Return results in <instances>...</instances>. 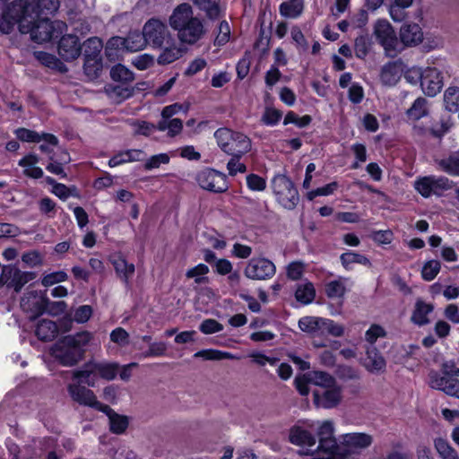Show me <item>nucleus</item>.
<instances>
[{"mask_svg": "<svg viewBox=\"0 0 459 459\" xmlns=\"http://www.w3.org/2000/svg\"><path fill=\"white\" fill-rule=\"evenodd\" d=\"M444 102L448 111L456 112L459 109V88L448 87L444 94Z\"/></svg>", "mask_w": 459, "mask_h": 459, "instance_id": "09e8293b", "label": "nucleus"}, {"mask_svg": "<svg viewBox=\"0 0 459 459\" xmlns=\"http://www.w3.org/2000/svg\"><path fill=\"white\" fill-rule=\"evenodd\" d=\"M34 278V273L22 272L15 266L4 265L0 274V287L6 286L20 292L23 286Z\"/></svg>", "mask_w": 459, "mask_h": 459, "instance_id": "f8f14e48", "label": "nucleus"}, {"mask_svg": "<svg viewBox=\"0 0 459 459\" xmlns=\"http://www.w3.org/2000/svg\"><path fill=\"white\" fill-rule=\"evenodd\" d=\"M365 367L370 372H379L385 368V360L375 346L367 349Z\"/></svg>", "mask_w": 459, "mask_h": 459, "instance_id": "c756f323", "label": "nucleus"}, {"mask_svg": "<svg viewBox=\"0 0 459 459\" xmlns=\"http://www.w3.org/2000/svg\"><path fill=\"white\" fill-rule=\"evenodd\" d=\"M272 187L277 201L286 209L293 210L299 201V195L293 182L285 175L278 174L272 180Z\"/></svg>", "mask_w": 459, "mask_h": 459, "instance_id": "39448f33", "label": "nucleus"}, {"mask_svg": "<svg viewBox=\"0 0 459 459\" xmlns=\"http://www.w3.org/2000/svg\"><path fill=\"white\" fill-rule=\"evenodd\" d=\"M345 292L346 288L342 279L331 281L325 284V294L329 299H342Z\"/></svg>", "mask_w": 459, "mask_h": 459, "instance_id": "3c124183", "label": "nucleus"}, {"mask_svg": "<svg viewBox=\"0 0 459 459\" xmlns=\"http://www.w3.org/2000/svg\"><path fill=\"white\" fill-rule=\"evenodd\" d=\"M193 3L205 13L209 20L215 21L221 17L220 0H193Z\"/></svg>", "mask_w": 459, "mask_h": 459, "instance_id": "7c9ffc66", "label": "nucleus"}, {"mask_svg": "<svg viewBox=\"0 0 459 459\" xmlns=\"http://www.w3.org/2000/svg\"><path fill=\"white\" fill-rule=\"evenodd\" d=\"M371 39L368 34H362L355 39L354 50L358 58L364 59L369 53Z\"/></svg>", "mask_w": 459, "mask_h": 459, "instance_id": "8fccbe9b", "label": "nucleus"}, {"mask_svg": "<svg viewBox=\"0 0 459 459\" xmlns=\"http://www.w3.org/2000/svg\"><path fill=\"white\" fill-rule=\"evenodd\" d=\"M169 162V157L166 153L153 155L146 160L144 169L146 170H151L152 169L159 168L161 164H167Z\"/></svg>", "mask_w": 459, "mask_h": 459, "instance_id": "774afa93", "label": "nucleus"}, {"mask_svg": "<svg viewBox=\"0 0 459 459\" xmlns=\"http://www.w3.org/2000/svg\"><path fill=\"white\" fill-rule=\"evenodd\" d=\"M308 381L311 384L325 389L334 387L339 385L336 379L329 373L325 371L314 370L308 373Z\"/></svg>", "mask_w": 459, "mask_h": 459, "instance_id": "473e14b6", "label": "nucleus"}, {"mask_svg": "<svg viewBox=\"0 0 459 459\" xmlns=\"http://www.w3.org/2000/svg\"><path fill=\"white\" fill-rule=\"evenodd\" d=\"M59 8V0H38L35 12L38 18H47L48 15L54 14Z\"/></svg>", "mask_w": 459, "mask_h": 459, "instance_id": "79ce46f5", "label": "nucleus"}, {"mask_svg": "<svg viewBox=\"0 0 459 459\" xmlns=\"http://www.w3.org/2000/svg\"><path fill=\"white\" fill-rule=\"evenodd\" d=\"M434 310V306L422 299H417L411 317V322L419 326L426 325L429 323L428 316Z\"/></svg>", "mask_w": 459, "mask_h": 459, "instance_id": "393cba45", "label": "nucleus"}, {"mask_svg": "<svg viewBox=\"0 0 459 459\" xmlns=\"http://www.w3.org/2000/svg\"><path fill=\"white\" fill-rule=\"evenodd\" d=\"M440 268L441 264L437 260H430L423 265L421 276L425 281H430L436 278Z\"/></svg>", "mask_w": 459, "mask_h": 459, "instance_id": "13d9d810", "label": "nucleus"}, {"mask_svg": "<svg viewBox=\"0 0 459 459\" xmlns=\"http://www.w3.org/2000/svg\"><path fill=\"white\" fill-rule=\"evenodd\" d=\"M67 391L71 399L80 405L94 408L98 411L104 405L97 400L93 391L80 384H69Z\"/></svg>", "mask_w": 459, "mask_h": 459, "instance_id": "2eb2a0df", "label": "nucleus"}, {"mask_svg": "<svg viewBox=\"0 0 459 459\" xmlns=\"http://www.w3.org/2000/svg\"><path fill=\"white\" fill-rule=\"evenodd\" d=\"M39 161V159L38 155L34 153H29L19 160L18 165L24 168L23 174L26 177L39 179L41 178L44 175L42 169L36 166Z\"/></svg>", "mask_w": 459, "mask_h": 459, "instance_id": "bb28decb", "label": "nucleus"}, {"mask_svg": "<svg viewBox=\"0 0 459 459\" xmlns=\"http://www.w3.org/2000/svg\"><path fill=\"white\" fill-rule=\"evenodd\" d=\"M143 31L147 44L154 48H161L171 40L167 25L157 19L149 20L143 26Z\"/></svg>", "mask_w": 459, "mask_h": 459, "instance_id": "ddd939ff", "label": "nucleus"}, {"mask_svg": "<svg viewBox=\"0 0 459 459\" xmlns=\"http://www.w3.org/2000/svg\"><path fill=\"white\" fill-rule=\"evenodd\" d=\"M230 28L228 22H221L218 27V34L215 38L214 44L217 46H223L230 40Z\"/></svg>", "mask_w": 459, "mask_h": 459, "instance_id": "052dcab7", "label": "nucleus"}, {"mask_svg": "<svg viewBox=\"0 0 459 459\" xmlns=\"http://www.w3.org/2000/svg\"><path fill=\"white\" fill-rule=\"evenodd\" d=\"M276 273L275 264L264 257H253L248 260L244 275L254 281H265L272 279Z\"/></svg>", "mask_w": 459, "mask_h": 459, "instance_id": "9d476101", "label": "nucleus"}, {"mask_svg": "<svg viewBox=\"0 0 459 459\" xmlns=\"http://www.w3.org/2000/svg\"><path fill=\"white\" fill-rule=\"evenodd\" d=\"M67 277V273L64 271L54 272L44 275L41 280V283L43 286L48 287L56 283L66 281Z\"/></svg>", "mask_w": 459, "mask_h": 459, "instance_id": "e2e57ef3", "label": "nucleus"}, {"mask_svg": "<svg viewBox=\"0 0 459 459\" xmlns=\"http://www.w3.org/2000/svg\"><path fill=\"white\" fill-rule=\"evenodd\" d=\"M35 333L41 341H52L58 333V327L54 321L43 319L39 322Z\"/></svg>", "mask_w": 459, "mask_h": 459, "instance_id": "2f4dec72", "label": "nucleus"}, {"mask_svg": "<svg viewBox=\"0 0 459 459\" xmlns=\"http://www.w3.org/2000/svg\"><path fill=\"white\" fill-rule=\"evenodd\" d=\"M342 398V387L340 385L322 391L314 392V403L318 407L332 409L336 407Z\"/></svg>", "mask_w": 459, "mask_h": 459, "instance_id": "6ab92c4d", "label": "nucleus"}, {"mask_svg": "<svg viewBox=\"0 0 459 459\" xmlns=\"http://www.w3.org/2000/svg\"><path fill=\"white\" fill-rule=\"evenodd\" d=\"M243 156H231L230 160L227 163V169L229 174L232 177L236 176L237 173H244L247 171V166L240 162V159Z\"/></svg>", "mask_w": 459, "mask_h": 459, "instance_id": "69168bd1", "label": "nucleus"}, {"mask_svg": "<svg viewBox=\"0 0 459 459\" xmlns=\"http://www.w3.org/2000/svg\"><path fill=\"white\" fill-rule=\"evenodd\" d=\"M102 69V58H84L83 70L91 80L96 79Z\"/></svg>", "mask_w": 459, "mask_h": 459, "instance_id": "603ef678", "label": "nucleus"}, {"mask_svg": "<svg viewBox=\"0 0 459 459\" xmlns=\"http://www.w3.org/2000/svg\"><path fill=\"white\" fill-rule=\"evenodd\" d=\"M375 36L378 43L384 48L388 57H395L403 50V46L398 39L392 25L385 20H379L375 25Z\"/></svg>", "mask_w": 459, "mask_h": 459, "instance_id": "423d86ee", "label": "nucleus"}, {"mask_svg": "<svg viewBox=\"0 0 459 459\" xmlns=\"http://www.w3.org/2000/svg\"><path fill=\"white\" fill-rule=\"evenodd\" d=\"M28 12V6L22 7L21 13L16 15L14 20L20 22V30L22 33H30L31 39L38 43L47 42L54 37L53 23L48 18H39L35 22H28L25 13Z\"/></svg>", "mask_w": 459, "mask_h": 459, "instance_id": "20e7f679", "label": "nucleus"}, {"mask_svg": "<svg viewBox=\"0 0 459 459\" xmlns=\"http://www.w3.org/2000/svg\"><path fill=\"white\" fill-rule=\"evenodd\" d=\"M199 330L204 334H212L222 331L223 325L215 319L209 318L201 323Z\"/></svg>", "mask_w": 459, "mask_h": 459, "instance_id": "0e129e2a", "label": "nucleus"}, {"mask_svg": "<svg viewBox=\"0 0 459 459\" xmlns=\"http://www.w3.org/2000/svg\"><path fill=\"white\" fill-rule=\"evenodd\" d=\"M110 76L115 82L132 84L134 80L133 72L120 64L116 65L111 68Z\"/></svg>", "mask_w": 459, "mask_h": 459, "instance_id": "37998d69", "label": "nucleus"}, {"mask_svg": "<svg viewBox=\"0 0 459 459\" xmlns=\"http://www.w3.org/2000/svg\"><path fill=\"white\" fill-rule=\"evenodd\" d=\"M402 61H392L383 65L380 73L381 82L387 86L394 85L401 77Z\"/></svg>", "mask_w": 459, "mask_h": 459, "instance_id": "4be33fe9", "label": "nucleus"}, {"mask_svg": "<svg viewBox=\"0 0 459 459\" xmlns=\"http://www.w3.org/2000/svg\"><path fill=\"white\" fill-rule=\"evenodd\" d=\"M208 273L209 267L204 264H199L188 269L186 272V277L187 279H194L196 284H206L209 282V278L206 276Z\"/></svg>", "mask_w": 459, "mask_h": 459, "instance_id": "c03bdc74", "label": "nucleus"}, {"mask_svg": "<svg viewBox=\"0 0 459 459\" xmlns=\"http://www.w3.org/2000/svg\"><path fill=\"white\" fill-rule=\"evenodd\" d=\"M324 318L316 316H304L299 320V327L301 331L321 335Z\"/></svg>", "mask_w": 459, "mask_h": 459, "instance_id": "c9c22d12", "label": "nucleus"}, {"mask_svg": "<svg viewBox=\"0 0 459 459\" xmlns=\"http://www.w3.org/2000/svg\"><path fill=\"white\" fill-rule=\"evenodd\" d=\"M15 134L20 141L27 142V143H39L40 141H45L53 146H56L58 144V139L52 134H42L27 129V128H18L15 130Z\"/></svg>", "mask_w": 459, "mask_h": 459, "instance_id": "412c9836", "label": "nucleus"}, {"mask_svg": "<svg viewBox=\"0 0 459 459\" xmlns=\"http://www.w3.org/2000/svg\"><path fill=\"white\" fill-rule=\"evenodd\" d=\"M126 49L129 52L142 50L147 44L144 31H132L125 38Z\"/></svg>", "mask_w": 459, "mask_h": 459, "instance_id": "58836bf2", "label": "nucleus"}, {"mask_svg": "<svg viewBox=\"0 0 459 459\" xmlns=\"http://www.w3.org/2000/svg\"><path fill=\"white\" fill-rule=\"evenodd\" d=\"M100 411L104 412L109 420L110 431L115 434H122L128 427V420L126 416L116 413L108 405L104 404Z\"/></svg>", "mask_w": 459, "mask_h": 459, "instance_id": "a878e982", "label": "nucleus"}, {"mask_svg": "<svg viewBox=\"0 0 459 459\" xmlns=\"http://www.w3.org/2000/svg\"><path fill=\"white\" fill-rule=\"evenodd\" d=\"M213 136L219 148L230 156H244L251 151L252 142L246 134L228 127L217 129Z\"/></svg>", "mask_w": 459, "mask_h": 459, "instance_id": "7ed1b4c3", "label": "nucleus"}, {"mask_svg": "<svg viewBox=\"0 0 459 459\" xmlns=\"http://www.w3.org/2000/svg\"><path fill=\"white\" fill-rule=\"evenodd\" d=\"M95 376V370H93V362L90 361L86 363L82 369L74 370L73 372V377L75 379H81L84 384L89 386H94V380L91 379V376Z\"/></svg>", "mask_w": 459, "mask_h": 459, "instance_id": "6e6d98bb", "label": "nucleus"}, {"mask_svg": "<svg viewBox=\"0 0 459 459\" xmlns=\"http://www.w3.org/2000/svg\"><path fill=\"white\" fill-rule=\"evenodd\" d=\"M423 32L421 28L416 24H404L400 30V42L405 47H413L421 43Z\"/></svg>", "mask_w": 459, "mask_h": 459, "instance_id": "aec40b11", "label": "nucleus"}, {"mask_svg": "<svg viewBox=\"0 0 459 459\" xmlns=\"http://www.w3.org/2000/svg\"><path fill=\"white\" fill-rule=\"evenodd\" d=\"M112 264L117 276L126 283L128 284L129 278L134 273V264H129L124 257L118 256L113 259Z\"/></svg>", "mask_w": 459, "mask_h": 459, "instance_id": "72a5a7b5", "label": "nucleus"}, {"mask_svg": "<svg viewBox=\"0 0 459 459\" xmlns=\"http://www.w3.org/2000/svg\"><path fill=\"white\" fill-rule=\"evenodd\" d=\"M341 455L360 454L373 444V436L365 432L346 433L339 437Z\"/></svg>", "mask_w": 459, "mask_h": 459, "instance_id": "0eeeda50", "label": "nucleus"}, {"mask_svg": "<svg viewBox=\"0 0 459 459\" xmlns=\"http://www.w3.org/2000/svg\"><path fill=\"white\" fill-rule=\"evenodd\" d=\"M47 302L45 294L37 290H30L24 294L21 300V307L30 313V317L35 319L44 313V306Z\"/></svg>", "mask_w": 459, "mask_h": 459, "instance_id": "dca6fc26", "label": "nucleus"}, {"mask_svg": "<svg viewBox=\"0 0 459 459\" xmlns=\"http://www.w3.org/2000/svg\"><path fill=\"white\" fill-rule=\"evenodd\" d=\"M325 333L340 337L344 333V327L342 325L334 323L331 319L324 318L321 335Z\"/></svg>", "mask_w": 459, "mask_h": 459, "instance_id": "bf43d9fd", "label": "nucleus"}, {"mask_svg": "<svg viewBox=\"0 0 459 459\" xmlns=\"http://www.w3.org/2000/svg\"><path fill=\"white\" fill-rule=\"evenodd\" d=\"M170 27L178 32V39L193 45L205 34L203 21L194 15L192 6L187 3L178 5L169 17Z\"/></svg>", "mask_w": 459, "mask_h": 459, "instance_id": "f257e3e1", "label": "nucleus"}, {"mask_svg": "<svg viewBox=\"0 0 459 459\" xmlns=\"http://www.w3.org/2000/svg\"><path fill=\"white\" fill-rule=\"evenodd\" d=\"M429 114L428 101L422 97L417 98L411 107L407 110L406 115L410 119L419 120Z\"/></svg>", "mask_w": 459, "mask_h": 459, "instance_id": "a19ab883", "label": "nucleus"}, {"mask_svg": "<svg viewBox=\"0 0 459 459\" xmlns=\"http://www.w3.org/2000/svg\"><path fill=\"white\" fill-rule=\"evenodd\" d=\"M340 260L342 266L345 269H350V265L351 264H359L366 266L371 265V263L367 256L352 251H348L346 253L342 254L340 256Z\"/></svg>", "mask_w": 459, "mask_h": 459, "instance_id": "a18cd8bd", "label": "nucleus"}, {"mask_svg": "<svg viewBox=\"0 0 459 459\" xmlns=\"http://www.w3.org/2000/svg\"><path fill=\"white\" fill-rule=\"evenodd\" d=\"M436 164L443 172L454 177L459 176V151L436 160Z\"/></svg>", "mask_w": 459, "mask_h": 459, "instance_id": "c85d7f7f", "label": "nucleus"}, {"mask_svg": "<svg viewBox=\"0 0 459 459\" xmlns=\"http://www.w3.org/2000/svg\"><path fill=\"white\" fill-rule=\"evenodd\" d=\"M195 179L204 190L212 193H224L229 189L227 176L213 169H204L196 174Z\"/></svg>", "mask_w": 459, "mask_h": 459, "instance_id": "6e6552de", "label": "nucleus"}, {"mask_svg": "<svg viewBox=\"0 0 459 459\" xmlns=\"http://www.w3.org/2000/svg\"><path fill=\"white\" fill-rule=\"evenodd\" d=\"M37 57L48 67L56 69L59 72H65L67 70L64 63L54 55L40 51L37 53Z\"/></svg>", "mask_w": 459, "mask_h": 459, "instance_id": "864d4df0", "label": "nucleus"}, {"mask_svg": "<svg viewBox=\"0 0 459 459\" xmlns=\"http://www.w3.org/2000/svg\"><path fill=\"white\" fill-rule=\"evenodd\" d=\"M145 157L144 152L142 150L132 149L124 152H120L114 155L108 160L109 167H117L126 162H134L143 160Z\"/></svg>", "mask_w": 459, "mask_h": 459, "instance_id": "cd10ccee", "label": "nucleus"}, {"mask_svg": "<svg viewBox=\"0 0 459 459\" xmlns=\"http://www.w3.org/2000/svg\"><path fill=\"white\" fill-rule=\"evenodd\" d=\"M91 339L88 331L64 336L53 345L51 355L62 366L74 367L83 359L85 347Z\"/></svg>", "mask_w": 459, "mask_h": 459, "instance_id": "f03ea898", "label": "nucleus"}, {"mask_svg": "<svg viewBox=\"0 0 459 459\" xmlns=\"http://www.w3.org/2000/svg\"><path fill=\"white\" fill-rule=\"evenodd\" d=\"M49 160H51V162L48 164L46 169L52 174L60 176L62 178H66L67 175L64 170L63 163L67 164L70 162L71 159L68 152H62L59 162L54 160L53 156H49Z\"/></svg>", "mask_w": 459, "mask_h": 459, "instance_id": "49530a36", "label": "nucleus"}, {"mask_svg": "<svg viewBox=\"0 0 459 459\" xmlns=\"http://www.w3.org/2000/svg\"><path fill=\"white\" fill-rule=\"evenodd\" d=\"M428 384L430 388L444 392L446 394L459 399V380L440 374L436 370H430L429 373Z\"/></svg>", "mask_w": 459, "mask_h": 459, "instance_id": "4468645a", "label": "nucleus"}, {"mask_svg": "<svg viewBox=\"0 0 459 459\" xmlns=\"http://www.w3.org/2000/svg\"><path fill=\"white\" fill-rule=\"evenodd\" d=\"M290 442L296 446L313 447L316 445V437L310 431L301 428L293 427L290 430Z\"/></svg>", "mask_w": 459, "mask_h": 459, "instance_id": "5701e85b", "label": "nucleus"}, {"mask_svg": "<svg viewBox=\"0 0 459 459\" xmlns=\"http://www.w3.org/2000/svg\"><path fill=\"white\" fill-rule=\"evenodd\" d=\"M119 365L115 362H93L95 376L106 380H113L118 372Z\"/></svg>", "mask_w": 459, "mask_h": 459, "instance_id": "f704fd0d", "label": "nucleus"}, {"mask_svg": "<svg viewBox=\"0 0 459 459\" xmlns=\"http://www.w3.org/2000/svg\"><path fill=\"white\" fill-rule=\"evenodd\" d=\"M434 446L442 459H451L457 452L442 437L434 440Z\"/></svg>", "mask_w": 459, "mask_h": 459, "instance_id": "4d7b16f0", "label": "nucleus"}, {"mask_svg": "<svg viewBox=\"0 0 459 459\" xmlns=\"http://www.w3.org/2000/svg\"><path fill=\"white\" fill-rule=\"evenodd\" d=\"M304 9L303 0H290L280 4L279 11L286 18L299 17Z\"/></svg>", "mask_w": 459, "mask_h": 459, "instance_id": "e433bc0d", "label": "nucleus"}, {"mask_svg": "<svg viewBox=\"0 0 459 459\" xmlns=\"http://www.w3.org/2000/svg\"><path fill=\"white\" fill-rule=\"evenodd\" d=\"M195 358H203L206 360H221L224 359H232L233 356L230 352L218 350L207 349L202 350L194 354Z\"/></svg>", "mask_w": 459, "mask_h": 459, "instance_id": "5fc2aeb1", "label": "nucleus"}, {"mask_svg": "<svg viewBox=\"0 0 459 459\" xmlns=\"http://www.w3.org/2000/svg\"><path fill=\"white\" fill-rule=\"evenodd\" d=\"M183 50L175 45L171 46L169 43L165 47L164 50L158 57V63L160 65H168L173 63L182 56Z\"/></svg>", "mask_w": 459, "mask_h": 459, "instance_id": "de8ad7c7", "label": "nucleus"}, {"mask_svg": "<svg viewBox=\"0 0 459 459\" xmlns=\"http://www.w3.org/2000/svg\"><path fill=\"white\" fill-rule=\"evenodd\" d=\"M385 335L386 332L385 329L381 325L374 324L366 332L365 339L370 344V346H374V343L379 337H385Z\"/></svg>", "mask_w": 459, "mask_h": 459, "instance_id": "680f3d73", "label": "nucleus"}, {"mask_svg": "<svg viewBox=\"0 0 459 459\" xmlns=\"http://www.w3.org/2000/svg\"><path fill=\"white\" fill-rule=\"evenodd\" d=\"M334 427L331 420H325L317 429L316 440L318 445L316 450L323 451L331 456L341 455V446L333 437Z\"/></svg>", "mask_w": 459, "mask_h": 459, "instance_id": "1a4fd4ad", "label": "nucleus"}, {"mask_svg": "<svg viewBox=\"0 0 459 459\" xmlns=\"http://www.w3.org/2000/svg\"><path fill=\"white\" fill-rule=\"evenodd\" d=\"M82 48L84 58H101L100 53L103 48V43L100 38H89L84 41Z\"/></svg>", "mask_w": 459, "mask_h": 459, "instance_id": "ea45409f", "label": "nucleus"}, {"mask_svg": "<svg viewBox=\"0 0 459 459\" xmlns=\"http://www.w3.org/2000/svg\"><path fill=\"white\" fill-rule=\"evenodd\" d=\"M452 184L453 182L444 176H427L415 180L414 187L423 197L428 198L451 189Z\"/></svg>", "mask_w": 459, "mask_h": 459, "instance_id": "9b49d317", "label": "nucleus"}, {"mask_svg": "<svg viewBox=\"0 0 459 459\" xmlns=\"http://www.w3.org/2000/svg\"><path fill=\"white\" fill-rule=\"evenodd\" d=\"M420 86L426 95L429 97L436 96L443 87L441 72L436 67L425 68L422 71Z\"/></svg>", "mask_w": 459, "mask_h": 459, "instance_id": "f3484780", "label": "nucleus"}, {"mask_svg": "<svg viewBox=\"0 0 459 459\" xmlns=\"http://www.w3.org/2000/svg\"><path fill=\"white\" fill-rule=\"evenodd\" d=\"M247 185L252 191H263L266 187V181L256 174H249L247 177Z\"/></svg>", "mask_w": 459, "mask_h": 459, "instance_id": "338daca9", "label": "nucleus"}, {"mask_svg": "<svg viewBox=\"0 0 459 459\" xmlns=\"http://www.w3.org/2000/svg\"><path fill=\"white\" fill-rule=\"evenodd\" d=\"M82 45L76 35H64L58 43V54L65 61H73L82 54Z\"/></svg>", "mask_w": 459, "mask_h": 459, "instance_id": "a211bd4d", "label": "nucleus"}, {"mask_svg": "<svg viewBox=\"0 0 459 459\" xmlns=\"http://www.w3.org/2000/svg\"><path fill=\"white\" fill-rule=\"evenodd\" d=\"M315 297L316 290L312 282L307 281L298 285L295 291V298L299 302L307 305L313 302Z\"/></svg>", "mask_w": 459, "mask_h": 459, "instance_id": "4c0bfd02", "label": "nucleus"}, {"mask_svg": "<svg viewBox=\"0 0 459 459\" xmlns=\"http://www.w3.org/2000/svg\"><path fill=\"white\" fill-rule=\"evenodd\" d=\"M108 96L116 102H121L134 95V87L129 83L115 82L105 87Z\"/></svg>", "mask_w": 459, "mask_h": 459, "instance_id": "b1692460", "label": "nucleus"}]
</instances>
